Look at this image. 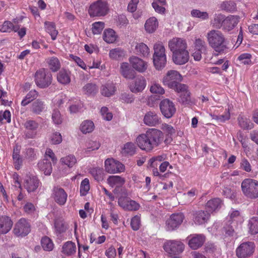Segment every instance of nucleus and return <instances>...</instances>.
I'll return each instance as SVG.
<instances>
[{"label":"nucleus","mask_w":258,"mask_h":258,"mask_svg":"<svg viewBox=\"0 0 258 258\" xmlns=\"http://www.w3.org/2000/svg\"><path fill=\"white\" fill-rule=\"evenodd\" d=\"M163 133L156 128H150L145 133L139 135L136 138L138 146L142 150L151 152L163 142Z\"/></svg>","instance_id":"f257e3e1"},{"label":"nucleus","mask_w":258,"mask_h":258,"mask_svg":"<svg viewBox=\"0 0 258 258\" xmlns=\"http://www.w3.org/2000/svg\"><path fill=\"white\" fill-rule=\"evenodd\" d=\"M206 38L209 46L215 51L221 53L227 48L226 39L221 31L211 30L207 33Z\"/></svg>","instance_id":"f03ea898"},{"label":"nucleus","mask_w":258,"mask_h":258,"mask_svg":"<svg viewBox=\"0 0 258 258\" xmlns=\"http://www.w3.org/2000/svg\"><path fill=\"white\" fill-rule=\"evenodd\" d=\"M153 63L156 69L161 70L166 64L165 48L163 43L158 42L154 45Z\"/></svg>","instance_id":"7ed1b4c3"},{"label":"nucleus","mask_w":258,"mask_h":258,"mask_svg":"<svg viewBox=\"0 0 258 258\" xmlns=\"http://www.w3.org/2000/svg\"><path fill=\"white\" fill-rule=\"evenodd\" d=\"M163 248L172 258H178L184 249V244L179 240H168L165 242Z\"/></svg>","instance_id":"20e7f679"},{"label":"nucleus","mask_w":258,"mask_h":258,"mask_svg":"<svg viewBox=\"0 0 258 258\" xmlns=\"http://www.w3.org/2000/svg\"><path fill=\"white\" fill-rule=\"evenodd\" d=\"M241 187L243 194L246 197L251 199L258 197V181L246 178L241 182Z\"/></svg>","instance_id":"39448f33"},{"label":"nucleus","mask_w":258,"mask_h":258,"mask_svg":"<svg viewBox=\"0 0 258 258\" xmlns=\"http://www.w3.org/2000/svg\"><path fill=\"white\" fill-rule=\"evenodd\" d=\"M108 11V5L103 0L94 2L90 5L88 9V13L91 17L104 16Z\"/></svg>","instance_id":"423d86ee"},{"label":"nucleus","mask_w":258,"mask_h":258,"mask_svg":"<svg viewBox=\"0 0 258 258\" xmlns=\"http://www.w3.org/2000/svg\"><path fill=\"white\" fill-rule=\"evenodd\" d=\"M35 82L40 88H46L51 84L52 77L50 73L44 68L37 70L34 76Z\"/></svg>","instance_id":"0eeeda50"},{"label":"nucleus","mask_w":258,"mask_h":258,"mask_svg":"<svg viewBox=\"0 0 258 258\" xmlns=\"http://www.w3.org/2000/svg\"><path fill=\"white\" fill-rule=\"evenodd\" d=\"M182 80L181 75L176 71H169L166 75L163 78V83L169 88L174 89L175 91L178 90L179 85H184L179 82Z\"/></svg>","instance_id":"6e6552de"},{"label":"nucleus","mask_w":258,"mask_h":258,"mask_svg":"<svg viewBox=\"0 0 258 258\" xmlns=\"http://www.w3.org/2000/svg\"><path fill=\"white\" fill-rule=\"evenodd\" d=\"M24 128V138L26 139H32L36 137L38 134V130L39 127V123L33 119H27L23 123Z\"/></svg>","instance_id":"1a4fd4ad"},{"label":"nucleus","mask_w":258,"mask_h":258,"mask_svg":"<svg viewBox=\"0 0 258 258\" xmlns=\"http://www.w3.org/2000/svg\"><path fill=\"white\" fill-rule=\"evenodd\" d=\"M254 250L255 244L253 242H244L236 248V255L238 258H247L253 254Z\"/></svg>","instance_id":"9d476101"},{"label":"nucleus","mask_w":258,"mask_h":258,"mask_svg":"<svg viewBox=\"0 0 258 258\" xmlns=\"http://www.w3.org/2000/svg\"><path fill=\"white\" fill-rule=\"evenodd\" d=\"M194 45V52L192 56L195 60H200L202 54H206L208 52V46L205 41L200 38H196Z\"/></svg>","instance_id":"9b49d317"},{"label":"nucleus","mask_w":258,"mask_h":258,"mask_svg":"<svg viewBox=\"0 0 258 258\" xmlns=\"http://www.w3.org/2000/svg\"><path fill=\"white\" fill-rule=\"evenodd\" d=\"M31 231V225L25 218H21L15 224L13 232L18 237H24Z\"/></svg>","instance_id":"f8f14e48"},{"label":"nucleus","mask_w":258,"mask_h":258,"mask_svg":"<svg viewBox=\"0 0 258 258\" xmlns=\"http://www.w3.org/2000/svg\"><path fill=\"white\" fill-rule=\"evenodd\" d=\"M159 106L162 114L167 118L172 117L176 110L174 103L169 99L162 100Z\"/></svg>","instance_id":"ddd939ff"},{"label":"nucleus","mask_w":258,"mask_h":258,"mask_svg":"<svg viewBox=\"0 0 258 258\" xmlns=\"http://www.w3.org/2000/svg\"><path fill=\"white\" fill-rule=\"evenodd\" d=\"M184 216L181 213L172 214L166 221V229L171 231L178 228L183 222Z\"/></svg>","instance_id":"4468645a"},{"label":"nucleus","mask_w":258,"mask_h":258,"mask_svg":"<svg viewBox=\"0 0 258 258\" xmlns=\"http://www.w3.org/2000/svg\"><path fill=\"white\" fill-rule=\"evenodd\" d=\"M105 171L109 173L123 172L125 167L121 162L113 159H107L105 161Z\"/></svg>","instance_id":"2eb2a0df"},{"label":"nucleus","mask_w":258,"mask_h":258,"mask_svg":"<svg viewBox=\"0 0 258 258\" xmlns=\"http://www.w3.org/2000/svg\"><path fill=\"white\" fill-rule=\"evenodd\" d=\"M176 91L179 94L178 101L184 105H190L192 101L190 96V92L188 90V87L186 85H180Z\"/></svg>","instance_id":"dca6fc26"},{"label":"nucleus","mask_w":258,"mask_h":258,"mask_svg":"<svg viewBox=\"0 0 258 258\" xmlns=\"http://www.w3.org/2000/svg\"><path fill=\"white\" fill-rule=\"evenodd\" d=\"M40 181L37 177L31 174H27L24 177L23 184L28 192H34L38 187Z\"/></svg>","instance_id":"f3484780"},{"label":"nucleus","mask_w":258,"mask_h":258,"mask_svg":"<svg viewBox=\"0 0 258 258\" xmlns=\"http://www.w3.org/2000/svg\"><path fill=\"white\" fill-rule=\"evenodd\" d=\"M51 197L58 205L63 206L67 202L68 194L62 188L55 186L53 188Z\"/></svg>","instance_id":"a211bd4d"},{"label":"nucleus","mask_w":258,"mask_h":258,"mask_svg":"<svg viewBox=\"0 0 258 258\" xmlns=\"http://www.w3.org/2000/svg\"><path fill=\"white\" fill-rule=\"evenodd\" d=\"M146 86L145 79L142 76H138L130 82L129 87L131 92L137 93L142 92Z\"/></svg>","instance_id":"6ab92c4d"},{"label":"nucleus","mask_w":258,"mask_h":258,"mask_svg":"<svg viewBox=\"0 0 258 258\" xmlns=\"http://www.w3.org/2000/svg\"><path fill=\"white\" fill-rule=\"evenodd\" d=\"M168 47L172 53L187 49L186 40L182 38H174L168 42Z\"/></svg>","instance_id":"aec40b11"},{"label":"nucleus","mask_w":258,"mask_h":258,"mask_svg":"<svg viewBox=\"0 0 258 258\" xmlns=\"http://www.w3.org/2000/svg\"><path fill=\"white\" fill-rule=\"evenodd\" d=\"M118 205L125 210L137 211L140 206L135 201L132 200L126 197H120L118 200Z\"/></svg>","instance_id":"412c9836"},{"label":"nucleus","mask_w":258,"mask_h":258,"mask_svg":"<svg viewBox=\"0 0 258 258\" xmlns=\"http://www.w3.org/2000/svg\"><path fill=\"white\" fill-rule=\"evenodd\" d=\"M240 17L238 16L230 15L225 17L222 30L225 32H229L233 30L239 22Z\"/></svg>","instance_id":"4be33fe9"},{"label":"nucleus","mask_w":258,"mask_h":258,"mask_svg":"<svg viewBox=\"0 0 258 258\" xmlns=\"http://www.w3.org/2000/svg\"><path fill=\"white\" fill-rule=\"evenodd\" d=\"M144 123L149 126H155L160 122V117L155 111H148L144 117Z\"/></svg>","instance_id":"5701e85b"},{"label":"nucleus","mask_w":258,"mask_h":258,"mask_svg":"<svg viewBox=\"0 0 258 258\" xmlns=\"http://www.w3.org/2000/svg\"><path fill=\"white\" fill-rule=\"evenodd\" d=\"M189 57V53L187 49L172 53L173 62L178 65L186 63L188 61Z\"/></svg>","instance_id":"b1692460"},{"label":"nucleus","mask_w":258,"mask_h":258,"mask_svg":"<svg viewBox=\"0 0 258 258\" xmlns=\"http://www.w3.org/2000/svg\"><path fill=\"white\" fill-rule=\"evenodd\" d=\"M188 241L189 246L193 249L201 247L205 241V236L203 234H194L190 235Z\"/></svg>","instance_id":"393cba45"},{"label":"nucleus","mask_w":258,"mask_h":258,"mask_svg":"<svg viewBox=\"0 0 258 258\" xmlns=\"http://www.w3.org/2000/svg\"><path fill=\"white\" fill-rule=\"evenodd\" d=\"M133 68L140 73L144 72L147 69V63L137 56H133L130 59Z\"/></svg>","instance_id":"a878e982"},{"label":"nucleus","mask_w":258,"mask_h":258,"mask_svg":"<svg viewBox=\"0 0 258 258\" xmlns=\"http://www.w3.org/2000/svg\"><path fill=\"white\" fill-rule=\"evenodd\" d=\"M13 222L10 217L2 216L0 218V234L7 233L12 228Z\"/></svg>","instance_id":"bb28decb"},{"label":"nucleus","mask_w":258,"mask_h":258,"mask_svg":"<svg viewBox=\"0 0 258 258\" xmlns=\"http://www.w3.org/2000/svg\"><path fill=\"white\" fill-rule=\"evenodd\" d=\"M210 216L207 211H198L194 215V221L196 224L201 225L207 222Z\"/></svg>","instance_id":"cd10ccee"},{"label":"nucleus","mask_w":258,"mask_h":258,"mask_svg":"<svg viewBox=\"0 0 258 258\" xmlns=\"http://www.w3.org/2000/svg\"><path fill=\"white\" fill-rule=\"evenodd\" d=\"M45 104L41 100L38 99L33 101L31 104L30 110L33 114L40 115L45 110Z\"/></svg>","instance_id":"c85d7f7f"},{"label":"nucleus","mask_w":258,"mask_h":258,"mask_svg":"<svg viewBox=\"0 0 258 258\" xmlns=\"http://www.w3.org/2000/svg\"><path fill=\"white\" fill-rule=\"evenodd\" d=\"M225 17V15L221 13H215L211 19V25L216 29L222 28Z\"/></svg>","instance_id":"c756f323"},{"label":"nucleus","mask_w":258,"mask_h":258,"mask_svg":"<svg viewBox=\"0 0 258 258\" xmlns=\"http://www.w3.org/2000/svg\"><path fill=\"white\" fill-rule=\"evenodd\" d=\"M20 150L18 146L16 145L13 148V152L12 155L13 164L15 168L17 170H19L23 164V160L21 155Z\"/></svg>","instance_id":"7c9ffc66"},{"label":"nucleus","mask_w":258,"mask_h":258,"mask_svg":"<svg viewBox=\"0 0 258 258\" xmlns=\"http://www.w3.org/2000/svg\"><path fill=\"white\" fill-rule=\"evenodd\" d=\"M38 167L39 169L45 175H50L52 171V167L51 162L47 159H44L39 161L38 163Z\"/></svg>","instance_id":"2f4dec72"},{"label":"nucleus","mask_w":258,"mask_h":258,"mask_svg":"<svg viewBox=\"0 0 258 258\" xmlns=\"http://www.w3.org/2000/svg\"><path fill=\"white\" fill-rule=\"evenodd\" d=\"M107 182L112 187L114 186L120 187L125 183V179L120 176L110 175L108 177Z\"/></svg>","instance_id":"473e14b6"},{"label":"nucleus","mask_w":258,"mask_h":258,"mask_svg":"<svg viewBox=\"0 0 258 258\" xmlns=\"http://www.w3.org/2000/svg\"><path fill=\"white\" fill-rule=\"evenodd\" d=\"M158 26V20L154 17L149 18L145 24V30L149 33L154 32L156 30Z\"/></svg>","instance_id":"72a5a7b5"},{"label":"nucleus","mask_w":258,"mask_h":258,"mask_svg":"<svg viewBox=\"0 0 258 258\" xmlns=\"http://www.w3.org/2000/svg\"><path fill=\"white\" fill-rule=\"evenodd\" d=\"M222 202L219 198H214L208 201L206 209L210 212L215 211L221 208Z\"/></svg>","instance_id":"f704fd0d"},{"label":"nucleus","mask_w":258,"mask_h":258,"mask_svg":"<svg viewBox=\"0 0 258 258\" xmlns=\"http://www.w3.org/2000/svg\"><path fill=\"white\" fill-rule=\"evenodd\" d=\"M38 92L35 90L30 91L22 100L21 105L22 106H26L33 100H35L38 96Z\"/></svg>","instance_id":"c9c22d12"},{"label":"nucleus","mask_w":258,"mask_h":258,"mask_svg":"<svg viewBox=\"0 0 258 258\" xmlns=\"http://www.w3.org/2000/svg\"><path fill=\"white\" fill-rule=\"evenodd\" d=\"M76 251V246L72 241L66 242L62 246L61 252L67 256L74 254Z\"/></svg>","instance_id":"e433bc0d"},{"label":"nucleus","mask_w":258,"mask_h":258,"mask_svg":"<svg viewBox=\"0 0 258 258\" xmlns=\"http://www.w3.org/2000/svg\"><path fill=\"white\" fill-rule=\"evenodd\" d=\"M115 87L113 83H108L102 85L101 89V93L102 95L106 97H110L113 95L115 91Z\"/></svg>","instance_id":"4c0bfd02"},{"label":"nucleus","mask_w":258,"mask_h":258,"mask_svg":"<svg viewBox=\"0 0 258 258\" xmlns=\"http://www.w3.org/2000/svg\"><path fill=\"white\" fill-rule=\"evenodd\" d=\"M24 158L28 162L35 161L37 158V151L32 148H27L23 152Z\"/></svg>","instance_id":"58836bf2"},{"label":"nucleus","mask_w":258,"mask_h":258,"mask_svg":"<svg viewBox=\"0 0 258 258\" xmlns=\"http://www.w3.org/2000/svg\"><path fill=\"white\" fill-rule=\"evenodd\" d=\"M103 40L108 43H112L114 42L117 38V35L115 31L111 29H106L104 31L103 35Z\"/></svg>","instance_id":"ea45409f"},{"label":"nucleus","mask_w":258,"mask_h":258,"mask_svg":"<svg viewBox=\"0 0 258 258\" xmlns=\"http://www.w3.org/2000/svg\"><path fill=\"white\" fill-rule=\"evenodd\" d=\"M46 62L50 70L54 72L57 71L61 66L59 59L55 56L48 58L46 59Z\"/></svg>","instance_id":"a19ab883"},{"label":"nucleus","mask_w":258,"mask_h":258,"mask_svg":"<svg viewBox=\"0 0 258 258\" xmlns=\"http://www.w3.org/2000/svg\"><path fill=\"white\" fill-rule=\"evenodd\" d=\"M89 172L97 181H101L104 179V172L102 168L95 167L91 168Z\"/></svg>","instance_id":"79ce46f5"},{"label":"nucleus","mask_w":258,"mask_h":258,"mask_svg":"<svg viewBox=\"0 0 258 258\" xmlns=\"http://www.w3.org/2000/svg\"><path fill=\"white\" fill-rule=\"evenodd\" d=\"M57 81L62 84H68L71 81L70 74L66 70H61L57 76Z\"/></svg>","instance_id":"37998d69"},{"label":"nucleus","mask_w":258,"mask_h":258,"mask_svg":"<svg viewBox=\"0 0 258 258\" xmlns=\"http://www.w3.org/2000/svg\"><path fill=\"white\" fill-rule=\"evenodd\" d=\"M220 9L223 11L232 12L236 9V4L232 1H224L220 4Z\"/></svg>","instance_id":"c03bdc74"},{"label":"nucleus","mask_w":258,"mask_h":258,"mask_svg":"<svg viewBox=\"0 0 258 258\" xmlns=\"http://www.w3.org/2000/svg\"><path fill=\"white\" fill-rule=\"evenodd\" d=\"M94 127V123L91 120H85L83 121L80 126V130L84 134L92 132Z\"/></svg>","instance_id":"a18cd8bd"},{"label":"nucleus","mask_w":258,"mask_h":258,"mask_svg":"<svg viewBox=\"0 0 258 258\" xmlns=\"http://www.w3.org/2000/svg\"><path fill=\"white\" fill-rule=\"evenodd\" d=\"M249 232L251 234L258 233V217H253L251 218L248 222Z\"/></svg>","instance_id":"49530a36"},{"label":"nucleus","mask_w":258,"mask_h":258,"mask_svg":"<svg viewBox=\"0 0 258 258\" xmlns=\"http://www.w3.org/2000/svg\"><path fill=\"white\" fill-rule=\"evenodd\" d=\"M45 29L51 35L52 40L56 39L57 35V31L55 29V26L53 23L50 22H45Z\"/></svg>","instance_id":"de8ad7c7"},{"label":"nucleus","mask_w":258,"mask_h":258,"mask_svg":"<svg viewBox=\"0 0 258 258\" xmlns=\"http://www.w3.org/2000/svg\"><path fill=\"white\" fill-rule=\"evenodd\" d=\"M190 15L194 18H199L203 21L209 18V15L207 12H202L198 9L191 10Z\"/></svg>","instance_id":"09e8293b"},{"label":"nucleus","mask_w":258,"mask_h":258,"mask_svg":"<svg viewBox=\"0 0 258 258\" xmlns=\"http://www.w3.org/2000/svg\"><path fill=\"white\" fill-rule=\"evenodd\" d=\"M41 243L43 249L45 251H51L53 248V243L51 239L48 237L45 236L43 237Z\"/></svg>","instance_id":"8fccbe9b"},{"label":"nucleus","mask_w":258,"mask_h":258,"mask_svg":"<svg viewBox=\"0 0 258 258\" xmlns=\"http://www.w3.org/2000/svg\"><path fill=\"white\" fill-rule=\"evenodd\" d=\"M124 51L120 48L112 49L109 51V56L114 59H119L124 56Z\"/></svg>","instance_id":"3c124183"},{"label":"nucleus","mask_w":258,"mask_h":258,"mask_svg":"<svg viewBox=\"0 0 258 258\" xmlns=\"http://www.w3.org/2000/svg\"><path fill=\"white\" fill-rule=\"evenodd\" d=\"M62 164L67 165L69 167H72L77 162L76 157L74 155H70L60 159Z\"/></svg>","instance_id":"603ef678"},{"label":"nucleus","mask_w":258,"mask_h":258,"mask_svg":"<svg viewBox=\"0 0 258 258\" xmlns=\"http://www.w3.org/2000/svg\"><path fill=\"white\" fill-rule=\"evenodd\" d=\"M137 53L142 54L143 56H147L150 53V50L146 44L144 43L138 44L136 46Z\"/></svg>","instance_id":"864d4df0"},{"label":"nucleus","mask_w":258,"mask_h":258,"mask_svg":"<svg viewBox=\"0 0 258 258\" xmlns=\"http://www.w3.org/2000/svg\"><path fill=\"white\" fill-rule=\"evenodd\" d=\"M83 91L88 95L95 94L98 90V88L95 84L88 83L83 88Z\"/></svg>","instance_id":"5fc2aeb1"},{"label":"nucleus","mask_w":258,"mask_h":258,"mask_svg":"<svg viewBox=\"0 0 258 258\" xmlns=\"http://www.w3.org/2000/svg\"><path fill=\"white\" fill-rule=\"evenodd\" d=\"M238 121L239 126L243 129H251L252 126V123L250 122L249 119L243 116L238 117Z\"/></svg>","instance_id":"6e6d98bb"},{"label":"nucleus","mask_w":258,"mask_h":258,"mask_svg":"<svg viewBox=\"0 0 258 258\" xmlns=\"http://www.w3.org/2000/svg\"><path fill=\"white\" fill-rule=\"evenodd\" d=\"M90 189L89 180L86 178L81 183L80 194L81 196H86Z\"/></svg>","instance_id":"4d7b16f0"},{"label":"nucleus","mask_w":258,"mask_h":258,"mask_svg":"<svg viewBox=\"0 0 258 258\" xmlns=\"http://www.w3.org/2000/svg\"><path fill=\"white\" fill-rule=\"evenodd\" d=\"M105 27L103 22H96L92 24V31L94 34H100Z\"/></svg>","instance_id":"13d9d810"},{"label":"nucleus","mask_w":258,"mask_h":258,"mask_svg":"<svg viewBox=\"0 0 258 258\" xmlns=\"http://www.w3.org/2000/svg\"><path fill=\"white\" fill-rule=\"evenodd\" d=\"M150 92L153 94H157L162 95L164 94V89L161 87L160 85L158 83H153L150 87Z\"/></svg>","instance_id":"bf43d9fd"},{"label":"nucleus","mask_w":258,"mask_h":258,"mask_svg":"<svg viewBox=\"0 0 258 258\" xmlns=\"http://www.w3.org/2000/svg\"><path fill=\"white\" fill-rule=\"evenodd\" d=\"M213 119L216 120L218 121L223 122L226 120L230 119V113L229 110H226V112L224 114L217 115L213 114L211 115Z\"/></svg>","instance_id":"052dcab7"},{"label":"nucleus","mask_w":258,"mask_h":258,"mask_svg":"<svg viewBox=\"0 0 258 258\" xmlns=\"http://www.w3.org/2000/svg\"><path fill=\"white\" fill-rule=\"evenodd\" d=\"M53 122L56 124H60L62 122V118L59 111L57 109H53L52 113Z\"/></svg>","instance_id":"680f3d73"},{"label":"nucleus","mask_w":258,"mask_h":258,"mask_svg":"<svg viewBox=\"0 0 258 258\" xmlns=\"http://www.w3.org/2000/svg\"><path fill=\"white\" fill-rule=\"evenodd\" d=\"M136 146L133 143L128 142L124 145V153L130 155H134L136 152Z\"/></svg>","instance_id":"e2e57ef3"},{"label":"nucleus","mask_w":258,"mask_h":258,"mask_svg":"<svg viewBox=\"0 0 258 258\" xmlns=\"http://www.w3.org/2000/svg\"><path fill=\"white\" fill-rule=\"evenodd\" d=\"M251 58V55L250 53H244L240 54L238 59L241 61L242 63L247 65L252 63Z\"/></svg>","instance_id":"0e129e2a"},{"label":"nucleus","mask_w":258,"mask_h":258,"mask_svg":"<svg viewBox=\"0 0 258 258\" xmlns=\"http://www.w3.org/2000/svg\"><path fill=\"white\" fill-rule=\"evenodd\" d=\"M222 194L223 196L231 200L234 199L236 197L235 191L228 186L224 187L222 189Z\"/></svg>","instance_id":"69168bd1"},{"label":"nucleus","mask_w":258,"mask_h":258,"mask_svg":"<svg viewBox=\"0 0 258 258\" xmlns=\"http://www.w3.org/2000/svg\"><path fill=\"white\" fill-rule=\"evenodd\" d=\"M54 226L56 233L59 234L64 232L67 229L64 223L61 221H55Z\"/></svg>","instance_id":"338daca9"},{"label":"nucleus","mask_w":258,"mask_h":258,"mask_svg":"<svg viewBox=\"0 0 258 258\" xmlns=\"http://www.w3.org/2000/svg\"><path fill=\"white\" fill-rule=\"evenodd\" d=\"M240 168L247 172H249L251 171V166L249 161L245 158L241 159Z\"/></svg>","instance_id":"774afa93"}]
</instances>
